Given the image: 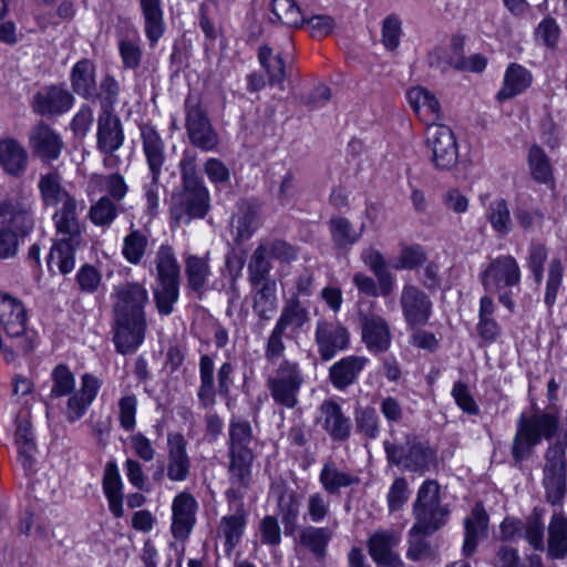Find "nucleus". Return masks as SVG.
<instances>
[{"instance_id": "f257e3e1", "label": "nucleus", "mask_w": 567, "mask_h": 567, "mask_svg": "<svg viewBox=\"0 0 567 567\" xmlns=\"http://www.w3.org/2000/svg\"><path fill=\"white\" fill-rule=\"evenodd\" d=\"M113 300V342L121 354L137 351L145 339V307L150 301L147 289L140 282H124L114 287Z\"/></svg>"}, {"instance_id": "f03ea898", "label": "nucleus", "mask_w": 567, "mask_h": 567, "mask_svg": "<svg viewBox=\"0 0 567 567\" xmlns=\"http://www.w3.org/2000/svg\"><path fill=\"white\" fill-rule=\"evenodd\" d=\"M182 186L181 193L173 195L171 215L177 223L188 224L195 218H203L209 207V194L203 178L197 173L196 155L189 151L183 153L179 162Z\"/></svg>"}, {"instance_id": "7ed1b4c3", "label": "nucleus", "mask_w": 567, "mask_h": 567, "mask_svg": "<svg viewBox=\"0 0 567 567\" xmlns=\"http://www.w3.org/2000/svg\"><path fill=\"white\" fill-rule=\"evenodd\" d=\"M389 433L391 439L383 441L389 464L421 475L429 472L435 465L436 452L427 442L410 436H405L404 440H398L394 436L395 431L393 429Z\"/></svg>"}, {"instance_id": "20e7f679", "label": "nucleus", "mask_w": 567, "mask_h": 567, "mask_svg": "<svg viewBox=\"0 0 567 567\" xmlns=\"http://www.w3.org/2000/svg\"><path fill=\"white\" fill-rule=\"evenodd\" d=\"M558 430V417L553 413L537 412L532 415L522 413L517 420L516 433L512 444V456L516 464L528 458L533 449L543 439L550 440Z\"/></svg>"}, {"instance_id": "39448f33", "label": "nucleus", "mask_w": 567, "mask_h": 567, "mask_svg": "<svg viewBox=\"0 0 567 567\" xmlns=\"http://www.w3.org/2000/svg\"><path fill=\"white\" fill-rule=\"evenodd\" d=\"M306 377L300 363L292 359H282L267 365L266 386L272 401L286 409H293L299 403V393Z\"/></svg>"}, {"instance_id": "423d86ee", "label": "nucleus", "mask_w": 567, "mask_h": 567, "mask_svg": "<svg viewBox=\"0 0 567 567\" xmlns=\"http://www.w3.org/2000/svg\"><path fill=\"white\" fill-rule=\"evenodd\" d=\"M416 527L425 534H434L447 523L450 511L441 504L440 486L434 480H426L419 487L412 506Z\"/></svg>"}, {"instance_id": "0eeeda50", "label": "nucleus", "mask_w": 567, "mask_h": 567, "mask_svg": "<svg viewBox=\"0 0 567 567\" xmlns=\"http://www.w3.org/2000/svg\"><path fill=\"white\" fill-rule=\"evenodd\" d=\"M199 385L197 398L202 408L208 409L216 404V393L228 396L233 385L235 365L230 360L220 364L217 371V388L215 385V363L209 354H202L198 362Z\"/></svg>"}, {"instance_id": "6e6552de", "label": "nucleus", "mask_w": 567, "mask_h": 567, "mask_svg": "<svg viewBox=\"0 0 567 567\" xmlns=\"http://www.w3.org/2000/svg\"><path fill=\"white\" fill-rule=\"evenodd\" d=\"M542 486L549 505L563 506L567 496V456L559 444L550 445L545 452Z\"/></svg>"}, {"instance_id": "1a4fd4ad", "label": "nucleus", "mask_w": 567, "mask_h": 567, "mask_svg": "<svg viewBox=\"0 0 567 567\" xmlns=\"http://www.w3.org/2000/svg\"><path fill=\"white\" fill-rule=\"evenodd\" d=\"M124 130L120 117L114 112H100L96 128V148L103 155V166L116 169L121 157L116 152L123 146Z\"/></svg>"}, {"instance_id": "9d476101", "label": "nucleus", "mask_w": 567, "mask_h": 567, "mask_svg": "<svg viewBox=\"0 0 567 567\" xmlns=\"http://www.w3.org/2000/svg\"><path fill=\"white\" fill-rule=\"evenodd\" d=\"M185 114V126L190 144L204 152L214 151L219 143L218 134L196 96H187Z\"/></svg>"}, {"instance_id": "9b49d317", "label": "nucleus", "mask_w": 567, "mask_h": 567, "mask_svg": "<svg viewBox=\"0 0 567 567\" xmlns=\"http://www.w3.org/2000/svg\"><path fill=\"white\" fill-rule=\"evenodd\" d=\"M28 312L23 302L8 293L0 292V324L8 337L21 338V349L29 353L33 350L34 333L27 329Z\"/></svg>"}, {"instance_id": "f8f14e48", "label": "nucleus", "mask_w": 567, "mask_h": 567, "mask_svg": "<svg viewBox=\"0 0 567 567\" xmlns=\"http://www.w3.org/2000/svg\"><path fill=\"white\" fill-rule=\"evenodd\" d=\"M520 277L519 265L511 255H502L492 259L478 276L481 285L487 293L518 287Z\"/></svg>"}, {"instance_id": "ddd939ff", "label": "nucleus", "mask_w": 567, "mask_h": 567, "mask_svg": "<svg viewBox=\"0 0 567 567\" xmlns=\"http://www.w3.org/2000/svg\"><path fill=\"white\" fill-rule=\"evenodd\" d=\"M426 145L431 162L440 171H449L458 158V147L453 131L446 125H430L426 130Z\"/></svg>"}, {"instance_id": "4468645a", "label": "nucleus", "mask_w": 567, "mask_h": 567, "mask_svg": "<svg viewBox=\"0 0 567 567\" xmlns=\"http://www.w3.org/2000/svg\"><path fill=\"white\" fill-rule=\"evenodd\" d=\"M399 305L405 326L427 324L433 315V301L417 285L406 282L402 286Z\"/></svg>"}, {"instance_id": "2eb2a0df", "label": "nucleus", "mask_w": 567, "mask_h": 567, "mask_svg": "<svg viewBox=\"0 0 567 567\" xmlns=\"http://www.w3.org/2000/svg\"><path fill=\"white\" fill-rule=\"evenodd\" d=\"M315 342L322 361L332 360L350 346V333L337 320L319 319L316 324Z\"/></svg>"}, {"instance_id": "dca6fc26", "label": "nucleus", "mask_w": 567, "mask_h": 567, "mask_svg": "<svg viewBox=\"0 0 567 567\" xmlns=\"http://www.w3.org/2000/svg\"><path fill=\"white\" fill-rule=\"evenodd\" d=\"M401 538V533L393 528H381L371 534L367 546L372 560L383 567H403V561L395 551Z\"/></svg>"}, {"instance_id": "f3484780", "label": "nucleus", "mask_w": 567, "mask_h": 567, "mask_svg": "<svg viewBox=\"0 0 567 567\" xmlns=\"http://www.w3.org/2000/svg\"><path fill=\"white\" fill-rule=\"evenodd\" d=\"M74 101L73 94L64 84H52L33 95L31 106L37 114L53 117L69 112Z\"/></svg>"}, {"instance_id": "a211bd4d", "label": "nucleus", "mask_w": 567, "mask_h": 567, "mask_svg": "<svg viewBox=\"0 0 567 567\" xmlns=\"http://www.w3.org/2000/svg\"><path fill=\"white\" fill-rule=\"evenodd\" d=\"M228 436L229 462L254 463L255 437L250 422L244 417H231Z\"/></svg>"}, {"instance_id": "6ab92c4d", "label": "nucleus", "mask_w": 567, "mask_h": 567, "mask_svg": "<svg viewBox=\"0 0 567 567\" xmlns=\"http://www.w3.org/2000/svg\"><path fill=\"white\" fill-rule=\"evenodd\" d=\"M101 385V380L93 374L84 373L81 377L80 389L69 394L63 411L65 420L69 423H74L83 417L97 396Z\"/></svg>"}, {"instance_id": "aec40b11", "label": "nucleus", "mask_w": 567, "mask_h": 567, "mask_svg": "<svg viewBox=\"0 0 567 567\" xmlns=\"http://www.w3.org/2000/svg\"><path fill=\"white\" fill-rule=\"evenodd\" d=\"M252 484V463L229 462L228 487L225 491L228 509L245 506L244 498Z\"/></svg>"}, {"instance_id": "412c9836", "label": "nucleus", "mask_w": 567, "mask_h": 567, "mask_svg": "<svg viewBox=\"0 0 567 567\" xmlns=\"http://www.w3.org/2000/svg\"><path fill=\"white\" fill-rule=\"evenodd\" d=\"M362 341L367 349L374 353H383L389 350L392 333L388 321L380 315H361Z\"/></svg>"}, {"instance_id": "4be33fe9", "label": "nucleus", "mask_w": 567, "mask_h": 567, "mask_svg": "<svg viewBox=\"0 0 567 567\" xmlns=\"http://www.w3.org/2000/svg\"><path fill=\"white\" fill-rule=\"evenodd\" d=\"M190 473V457L187 441L182 433L167 434L166 475L172 482H184Z\"/></svg>"}, {"instance_id": "5701e85b", "label": "nucleus", "mask_w": 567, "mask_h": 567, "mask_svg": "<svg viewBox=\"0 0 567 567\" xmlns=\"http://www.w3.org/2000/svg\"><path fill=\"white\" fill-rule=\"evenodd\" d=\"M29 144L33 154L45 161L58 159L64 147L62 136L44 122L31 130Z\"/></svg>"}, {"instance_id": "b1692460", "label": "nucleus", "mask_w": 567, "mask_h": 567, "mask_svg": "<svg viewBox=\"0 0 567 567\" xmlns=\"http://www.w3.org/2000/svg\"><path fill=\"white\" fill-rule=\"evenodd\" d=\"M319 412L321 415L322 429L327 432L329 437L334 442H346L352 431V423L347 416L341 405L334 400H324Z\"/></svg>"}, {"instance_id": "393cba45", "label": "nucleus", "mask_w": 567, "mask_h": 567, "mask_svg": "<svg viewBox=\"0 0 567 567\" xmlns=\"http://www.w3.org/2000/svg\"><path fill=\"white\" fill-rule=\"evenodd\" d=\"M197 502L189 493L183 492L175 496L172 504L173 522L172 533L175 538L185 540L188 538L194 524Z\"/></svg>"}, {"instance_id": "a878e982", "label": "nucleus", "mask_w": 567, "mask_h": 567, "mask_svg": "<svg viewBox=\"0 0 567 567\" xmlns=\"http://www.w3.org/2000/svg\"><path fill=\"white\" fill-rule=\"evenodd\" d=\"M368 362L362 355L341 358L329 368V381L334 389L343 391L357 383Z\"/></svg>"}, {"instance_id": "bb28decb", "label": "nucleus", "mask_w": 567, "mask_h": 567, "mask_svg": "<svg viewBox=\"0 0 567 567\" xmlns=\"http://www.w3.org/2000/svg\"><path fill=\"white\" fill-rule=\"evenodd\" d=\"M141 138L150 176H154L155 179L162 175L166 159L165 143L159 133L151 125L141 126Z\"/></svg>"}, {"instance_id": "cd10ccee", "label": "nucleus", "mask_w": 567, "mask_h": 567, "mask_svg": "<svg viewBox=\"0 0 567 567\" xmlns=\"http://www.w3.org/2000/svg\"><path fill=\"white\" fill-rule=\"evenodd\" d=\"M310 321L308 308L297 297H289L285 300L276 327L287 332V337L298 334Z\"/></svg>"}, {"instance_id": "c85d7f7f", "label": "nucleus", "mask_w": 567, "mask_h": 567, "mask_svg": "<svg viewBox=\"0 0 567 567\" xmlns=\"http://www.w3.org/2000/svg\"><path fill=\"white\" fill-rule=\"evenodd\" d=\"M71 87L75 94L85 100L97 99L96 68L89 59L78 61L70 73Z\"/></svg>"}, {"instance_id": "c756f323", "label": "nucleus", "mask_w": 567, "mask_h": 567, "mask_svg": "<svg viewBox=\"0 0 567 567\" xmlns=\"http://www.w3.org/2000/svg\"><path fill=\"white\" fill-rule=\"evenodd\" d=\"M184 267L187 288L199 297L203 296L212 276L209 254L207 252L205 256L186 254L184 256Z\"/></svg>"}, {"instance_id": "7c9ffc66", "label": "nucleus", "mask_w": 567, "mask_h": 567, "mask_svg": "<svg viewBox=\"0 0 567 567\" xmlns=\"http://www.w3.org/2000/svg\"><path fill=\"white\" fill-rule=\"evenodd\" d=\"M408 99L415 114L427 127L437 125L436 122L441 118V106L432 92L421 86L412 87L408 92Z\"/></svg>"}, {"instance_id": "2f4dec72", "label": "nucleus", "mask_w": 567, "mask_h": 567, "mask_svg": "<svg viewBox=\"0 0 567 567\" xmlns=\"http://www.w3.org/2000/svg\"><path fill=\"white\" fill-rule=\"evenodd\" d=\"M488 516L484 507L476 504L471 515L464 519L465 536L463 543V554L471 557L481 539L487 536Z\"/></svg>"}, {"instance_id": "473e14b6", "label": "nucleus", "mask_w": 567, "mask_h": 567, "mask_svg": "<svg viewBox=\"0 0 567 567\" xmlns=\"http://www.w3.org/2000/svg\"><path fill=\"white\" fill-rule=\"evenodd\" d=\"M319 482L328 495H339L341 488L358 485L360 478L349 471L340 470L337 463L329 458L322 465Z\"/></svg>"}, {"instance_id": "72a5a7b5", "label": "nucleus", "mask_w": 567, "mask_h": 567, "mask_svg": "<svg viewBox=\"0 0 567 567\" xmlns=\"http://www.w3.org/2000/svg\"><path fill=\"white\" fill-rule=\"evenodd\" d=\"M38 188L45 207H58L74 197L63 186L62 176L58 171L41 174Z\"/></svg>"}, {"instance_id": "f704fd0d", "label": "nucleus", "mask_w": 567, "mask_h": 567, "mask_svg": "<svg viewBox=\"0 0 567 567\" xmlns=\"http://www.w3.org/2000/svg\"><path fill=\"white\" fill-rule=\"evenodd\" d=\"M140 9L144 20L145 37L154 47L165 32L162 0H140Z\"/></svg>"}, {"instance_id": "c9c22d12", "label": "nucleus", "mask_w": 567, "mask_h": 567, "mask_svg": "<svg viewBox=\"0 0 567 567\" xmlns=\"http://www.w3.org/2000/svg\"><path fill=\"white\" fill-rule=\"evenodd\" d=\"M0 165L11 176L20 177L28 165V153L16 140L0 141Z\"/></svg>"}, {"instance_id": "e433bc0d", "label": "nucleus", "mask_w": 567, "mask_h": 567, "mask_svg": "<svg viewBox=\"0 0 567 567\" xmlns=\"http://www.w3.org/2000/svg\"><path fill=\"white\" fill-rule=\"evenodd\" d=\"M229 514L220 518L218 525V533L225 538V546L227 549H234L240 542L246 525L248 512L245 506L239 509H229Z\"/></svg>"}, {"instance_id": "4c0bfd02", "label": "nucleus", "mask_w": 567, "mask_h": 567, "mask_svg": "<svg viewBox=\"0 0 567 567\" xmlns=\"http://www.w3.org/2000/svg\"><path fill=\"white\" fill-rule=\"evenodd\" d=\"M252 287V309L261 320H269L278 307L276 281L250 284Z\"/></svg>"}, {"instance_id": "58836bf2", "label": "nucleus", "mask_w": 567, "mask_h": 567, "mask_svg": "<svg viewBox=\"0 0 567 567\" xmlns=\"http://www.w3.org/2000/svg\"><path fill=\"white\" fill-rule=\"evenodd\" d=\"M547 557L549 559H564L567 557V517L560 513H554L550 516Z\"/></svg>"}, {"instance_id": "ea45409f", "label": "nucleus", "mask_w": 567, "mask_h": 567, "mask_svg": "<svg viewBox=\"0 0 567 567\" xmlns=\"http://www.w3.org/2000/svg\"><path fill=\"white\" fill-rule=\"evenodd\" d=\"M532 73L520 64L511 63L505 72L503 86L497 93L499 100H508L528 89L532 84Z\"/></svg>"}, {"instance_id": "a19ab883", "label": "nucleus", "mask_w": 567, "mask_h": 567, "mask_svg": "<svg viewBox=\"0 0 567 567\" xmlns=\"http://www.w3.org/2000/svg\"><path fill=\"white\" fill-rule=\"evenodd\" d=\"M328 224L331 241L338 249L342 250H348L357 244L364 231V225L360 229H355L354 225L342 216L331 217Z\"/></svg>"}, {"instance_id": "79ce46f5", "label": "nucleus", "mask_w": 567, "mask_h": 567, "mask_svg": "<svg viewBox=\"0 0 567 567\" xmlns=\"http://www.w3.org/2000/svg\"><path fill=\"white\" fill-rule=\"evenodd\" d=\"M361 258L362 261L377 277L380 285L381 296H390L394 290L395 278L394 275L388 269L382 254L374 248H368L362 251Z\"/></svg>"}, {"instance_id": "37998d69", "label": "nucleus", "mask_w": 567, "mask_h": 567, "mask_svg": "<svg viewBox=\"0 0 567 567\" xmlns=\"http://www.w3.org/2000/svg\"><path fill=\"white\" fill-rule=\"evenodd\" d=\"M82 236L73 239L72 236H61L53 245L48 262L56 261L62 274H69L74 269L75 250L81 244Z\"/></svg>"}, {"instance_id": "c03bdc74", "label": "nucleus", "mask_w": 567, "mask_h": 567, "mask_svg": "<svg viewBox=\"0 0 567 567\" xmlns=\"http://www.w3.org/2000/svg\"><path fill=\"white\" fill-rule=\"evenodd\" d=\"M258 60L266 70L268 84L284 90V82L287 79L286 62L281 53L274 54L271 47L265 44L259 48Z\"/></svg>"}, {"instance_id": "a18cd8bd", "label": "nucleus", "mask_w": 567, "mask_h": 567, "mask_svg": "<svg viewBox=\"0 0 567 567\" xmlns=\"http://www.w3.org/2000/svg\"><path fill=\"white\" fill-rule=\"evenodd\" d=\"M122 212V205L109 196L93 200L87 212L89 220L96 227L107 229Z\"/></svg>"}, {"instance_id": "49530a36", "label": "nucleus", "mask_w": 567, "mask_h": 567, "mask_svg": "<svg viewBox=\"0 0 567 567\" xmlns=\"http://www.w3.org/2000/svg\"><path fill=\"white\" fill-rule=\"evenodd\" d=\"M78 200L75 197L60 205L53 214L56 233L60 236H72L73 239L81 236V226L76 214Z\"/></svg>"}, {"instance_id": "de8ad7c7", "label": "nucleus", "mask_w": 567, "mask_h": 567, "mask_svg": "<svg viewBox=\"0 0 567 567\" xmlns=\"http://www.w3.org/2000/svg\"><path fill=\"white\" fill-rule=\"evenodd\" d=\"M333 530L328 527L308 526L300 532L299 542L316 558H323Z\"/></svg>"}, {"instance_id": "09e8293b", "label": "nucleus", "mask_w": 567, "mask_h": 567, "mask_svg": "<svg viewBox=\"0 0 567 567\" xmlns=\"http://www.w3.org/2000/svg\"><path fill=\"white\" fill-rule=\"evenodd\" d=\"M153 265L156 271V281L181 279V268L172 246L161 245L154 256Z\"/></svg>"}, {"instance_id": "8fccbe9b", "label": "nucleus", "mask_w": 567, "mask_h": 567, "mask_svg": "<svg viewBox=\"0 0 567 567\" xmlns=\"http://www.w3.org/2000/svg\"><path fill=\"white\" fill-rule=\"evenodd\" d=\"M271 269V257L260 241L254 250L247 265L249 284L275 281L270 278Z\"/></svg>"}, {"instance_id": "3c124183", "label": "nucleus", "mask_w": 567, "mask_h": 567, "mask_svg": "<svg viewBox=\"0 0 567 567\" xmlns=\"http://www.w3.org/2000/svg\"><path fill=\"white\" fill-rule=\"evenodd\" d=\"M527 164L532 178L538 184L553 181V166L543 147L534 144L529 147Z\"/></svg>"}, {"instance_id": "603ef678", "label": "nucleus", "mask_w": 567, "mask_h": 567, "mask_svg": "<svg viewBox=\"0 0 567 567\" xmlns=\"http://www.w3.org/2000/svg\"><path fill=\"white\" fill-rule=\"evenodd\" d=\"M181 279L157 280L153 290L156 308L162 316H168L174 310V305L179 297Z\"/></svg>"}, {"instance_id": "864d4df0", "label": "nucleus", "mask_w": 567, "mask_h": 567, "mask_svg": "<svg viewBox=\"0 0 567 567\" xmlns=\"http://www.w3.org/2000/svg\"><path fill=\"white\" fill-rule=\"evenodd\" d=\"M486 219L493 230L501 236H507L513 229L509 206L504 198H496L489 203L486 209Z\"/></svg>"}, {"instance_id": "5fc2aeb1", "label": "nucleus", "mask_w": 567, "mask_h": 567, "mask_svg": "<svg viewBox=\"0 0 567 567\" xmlns=\"http://www.w3.org/2000/svg\"><path fill=\"white\" fill-rule=\"evenodd\" d=\"M257 218V210L252 205L240 206L237 214L231 218V233L237 244L249 239L256 230L254 226Z\"/></svg>"}, {"instance_id": "6e6d98bb", "label": "nucleus", "mask_w": 567, "mask_h": 567, "mask_svg": "<svg viewBox=\"0 0 567 567\" xmlns=\"http://www.w3.org/2000/svg\"><path fill=\"white\" fill-rule=\"evenodd\" d=\"M271 21H278L290 28H301L305 25V16L295 0H272Z\"/></svg>"}, {"instance_id": "4d7b16f0", "label": "nucleus", "mask_w": 567, "mask_h": 567, "mask_svg": "<svg viewBox=\"0 0 567 567\" xmlns=\"http://www.w3.org/2000/svg\"><path fill=\"white\" fill-rule=\"evenodd\" d=\"M147 244V236L132 226L130 233L123 239L122 255L127 262L137 265L146 252Z\"/></svg>"}, {"instance_id": "13d9d810", "label": "nucleus", "mask_w": 567, "mask_h": 567, "mask_svg": "<svg viewBox=\"0 0 567 567\" xmlns=\"http://www.w3.org/2000/svg\"><path fill=\"white\" fill-rule=\"evenodd\" d=\"M432 534L411 527L408 533L406 558L412 561H421L432 556L431 542L427 539Z\"/></svg>"}, {"instance_id": "bf43d9fd", "label": "nucleus", "mask_w": 567, "mask_h": 567, "mask_svg": "<svg viewBox=\"0 0 567 567\" xmlns=\"http://www.w3.org/2000/svg\"><path fill=\"white\" fill-rule=\"evenodd\" d=\"M357 431L363 436L374 440L381 431L380 420L372 406L357 408L354 410Z\"/></svg>"}, {"instance_id": "052dcab7", "label": "nucleus", "mask_w": 567, "mask_h": 567, "mask_svg": "<svg viewBox=\"0 0 567 567\" xmlns=\"http://www.w3.org/2000/svg\"><path fill=\"white\" fill-rule=\"evenodd\" d=\"M51 399H58L71 394L75 389V378L65 364H58L51 373Z\"/></svg>"}, {"instance_id": "680f3d73", "label": "nucleus", "mask_w": 567, "mask_h": 567, "mask_svg": "<svg viewBox=\"0 0 567 567\" xmlns=\"http://www.w3.org/2000/svg\"><path fill=\"white\" fill-rule=\"evenodd\" d=\"M564 278V266L559 258H553L548 266V278L544 295V302L548 309H551L557 300L558 291Z\"/></svg>"}, {"instance_id": "e2e57ef3", "label": "nucleus", "mask_w": 567, "mask_h": 567, "mask_svg": "<svg viewBox=\"0 0 567 567\" xmlns=\"http://www.w3.org/2000/svg\"><path fill=\"white\" fill-rule=\"evenodd\" d=\"M261 244L271 259L278 260L280 264L289 265L297 260L299 256V249L282 239H267L262 240Z\"/></svg>"}, {"instance_id": "0e129e2a", "label": "nucleus", "mask_w": 567, "mask_h": 567, "mask_svg": "<svg viewBox=\"0 0 567 567\" xmlns=\"http://www.w3.org/2000/svg\"><path fill=\"white\" fill-rule=\"evenodd\" d=\"M278 511L286 527L293 526L300 511V502L293 491H281L278 497Z\"/></svg>"}, {"instance_id": "69168bd1", "label": "nucleus", "mask_w": 567, "mask_h": 567, "mask_svg": "<svg viewBox=\"0 0 567 567\" xmlns=\"http://www.w3.org/2000/svg\"><path fill=\"white\" fill-rule=\"evenodd\" d=\"M120 84L111 74H105L100 82V93L97 97L101 100L100 112H114V106L118 103Z\"/></svg>"}, {"instance_id": "338daca9", "label": "nucleus", "mask_w": 567, "mask_h": 567, "mask_svg": "<svg viewBox=\"0 0 567 567\" xmlns=\"http://www.w3.org/2000/svg\"><path fill=\"white\" fill-rule=\"evenodd\" d=\"M545 526L539 515L529 516L524 522L522 537L535 549L543 551Z\"/></svg>"}, {"instance_id": "774afa93", "label": "nucleus", "mask_w": 567, "mask_h": 567, "mask_svg": "<svg viewBox=\"0 0 567 567\" xmlns=\"http://www.w3.org/2000/svg\"><path fill=\"white\" fill-rule=\"evenodd\" d=\"M426 257L425 249L419 244L403 246L394 268L413 270L421 266Z\"/></svg>"}]
</instances>
